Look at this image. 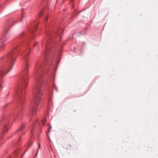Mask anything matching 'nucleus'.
I'll return each mask as SVG.
<instances>
[{"label":"nucleus","instance_id":"nucleus-1","mask_svg":"<svg viewBox=\"0 0 158 158\" xmlns=\"http://www.w3.org/2000/svg\"><path fill=\"white\" fill-rule=\"evenodd\" d=\"M29 50L28 49L27 52H26L24 50L23 52L20 53V54L22 56L24 61V66L23 70L20 76V82L21 84L17 86L15 90L14 97L19 102V110L14 114V118L16 117L20 118L22 115L21 112L24 107V91L28 82V74L29 64L27 60V56L29 54Z\"/></svg>","mask_w":158,"mask_h":158},{"label":"nucleus","instance_id":"nucleus-2","mask_svg":"<svg viewBox=\"0 0 158 158\" xmlns=\"http://www.w3.org/2000/svg\"><path fill=\"white\" fill-rule=\"evenodd\" d=\"M43 83V81L40 75L36 76L35 83L33 88L34 96L30 104L31 115H35L40 107L41 96L43 95V89L41 87Z\"/></svg>","mask_w":158,"mask_h":158},{"label":"nucleus","instance_id":"nucleus-3","mask_svg":"<svg viewBox=\"0 0 158 158\" xmlns=\"http://www.w3.org/2000/svg\"><path fill=\"white\" fill-rule=\"evenodd\" d=\"M53 43L51 40L46 39L44 42H42V45L43 46L44 45L45 48V53L46 55H48L49 52H52V51L50 50L51 48L53 46Z\"/></svg>","mask_w":158,"mask_h":158},{"label":"nucleus","instance_id":"nucleus-4","mask_svg":"<svg viewBox=\"0 0 158 158\" xmlns=\"http://www.w3.org/2000/svg\"><path fill=\"white\" fill-rule=\"evenodd\" d=\"M10 118L8 116H4L0 121L1 124L2 123L3 124V132H6L8 129V123L10 120Z\"/></svg>","mask_w":158,"mask_h":158},{"label":"nucleus","instance_id":"nucleus-5","mask_svg":"<svg viewBox=\"0 0 158 158\" xmlns=\"http://www.w3.org/2000/svg\"><path fill=\"white\" fill-rule=\"evenodd\" d=\"M46 34L47 35L51 36H53L54 37L55 36V35H60V33L59 32V31H58L57 29H56L53 31V32H47L46 33Z\"/></svg>","mask_w":158,"mask_h":158},{"label":"nucleus","instance_id":"nucleus-6","mask_svg":"<svg viewBox=\"0 0 158 158\" xmlns=\"http://www.w3.org/2000/svg\"><path fill=\"white\" fill-rule=\"evenodd\" d=\"M41 63H38L36 64L35 66V74H36L37 72L38 71L39 73L42 71V68H41Z\"/></svg>","mask_w":158,"mask_h":158},{"label":"nucleus","instance_id":"nucleus-7","mask_svg":"<svg viewBox=\"0 0 158 158\" xmlns=\"http://www.w3.org/2000/svg\"><path fill=\"white\" fill-rule=\"evenodd\" d=\"M11 24L12 22L10 21L8 22V23H7L4 29V32L5 33H6L7 32L10 26L11 25Z\"/></svg>","mask_w":158,"mask_h":158},{"label":"nucleus","instance_id":"nucleus-8","mask_svg":"<svg viewBox=\"0 0 158 158\" xmlns=\"http://www.w3.org/2000/svg\"><path fill=\"white\" fill-rule=\"evenodd\" d=\"M38 24V23L37 22H36V23H35V24L34 25L33 28L31 31V34L34 33L35 31V29L36 28Z\"/></svg>","mask_w":158,"mask_h":158},{"label":"nucleus","instance_id":"nucleus-9","mask_svg":"<svg viewBox=\"0 0 158 158\" xmlns=\"http://www.w3.org/2000/svg\"><path fill=\"white\" fill-rule=\"evenodd\" d=\"M52 103V98L51 97H49V98L48 100V106H50Z\"/></svg>","mask_w":158,"mask_h":158},{"label":"nucleus","instance_id":"nucleus-10","mask_svg":"<svg viewBox=\"0 0 158 158\" xmlns=\"http://www.w3.org/2000/svg\"><path fill=\"white\" fill-rule=\"evenodd\" d=\"M24 127V126L23 125L20 128L18 129L17 130L18 132H19L20 131H21L22 129H23Z\"/></svg>","mask_w":158,"mask_h":158},{"label":"nucleus","instance_id":"nucleus-11","mask_svg":"<svg viewBox=\"0 0 158 158\" xmlns=\"http://www.w3.org/2000/svg\"><path fill=\"white\" fill-rule=\"evenodd\" d=\"M4 48V45L2 44L1 46L0 47V52Z\"/></svg>","mask_w":158,"mask_h":158},{"label":"nucleus","instance_id":"nucleus-12","mask_svg":"<svg viewBox=\"0 0 158 158\" xmlns=\"http://www.w3.org/2000/svg\"><path fill=\"white\" fill-rule=\"evenodd\" d=\"M24 18V15L23 14H22V15H21V19H19V20L20 21H21Z\"/></svg>","mask_w":158,"mask_h":158},{"label":"nucleus","instance_id":"nucleus-13","mask_svg":"<svg viewBox=\"0 0 158 158\" xmlns=\"http://www.w3.org/2000/svg\"><path fill=\"white\" fill-rule=\"evenodd\" d=\"M53 89H55L56 91H57V88L55 86V85L54 84L53 86Z\"/></svg>","mask_w":158,"mask_h":158},{"label":"nucleus","instance_id":"nucleus-14","mask_svg":"<svg viewBox=\"0 0 158 158\" xmlns=\"http://www.w3.org/2000/svg\"><path fill=\"white\" fill-rule=\"evenodd\" d=\"M51 129V127H50V128H48V132L49 133L50 132V129Z\"/></svg>","mask_w":158,"mask_h":158},{"label":"nucleus","instance_id":"nucleus-15","mask_svg":"<svg viewBox=\"0 0 158 158\" xmlns=\"http://www.w3.org/2000/svg\"><path fill=\"white\" fill-rule=\"evenodd\" d=\"M38 151H39V149H38L37 150V153H36V155H35V157L34 158H35V157L37 156V153H38Z\"/></svg>","mask_w":158,"mask_h":158},{"label":"nucleus","instance_id":"nucleus-16","mask_svg":"<svg viewBox=\"0 0 158 158\" xmlns=\"http://www.w3.org/2000/svg\"><path fill=\"white\" fill-rule=\"evenodd\" d=\"M39 148H40V143L39 142Z\"/></svg>","mask_w":158,"mask_h":158},{"label":"nucleus","instance_id":"nucleus-17","mask_svg":"<svg viewBox=\"0 0 158 158\" xmlns=\"http://www.w3.org/2000/svg\"><path fill=\"white\" fill-rule=\"evenodd\" d=\"M37 44H38V42H36L35 43V44L34 45V46H35Z\"/></svg>","mask_w":158,"mask_h":158},{"label":"nucleus","instance_id":"nucleus-18","mask_svg":"<svg viewBox=\"0 0 158 158\" xmlns=\"http://www.w3.org/2000/svg\"><path fill=\"white\" fill-rule=\"evenodd\" d=\"M48 20V18L47 17H46L45 18V20L47 21Z\"/></svg>","mask_w":158,"mask_h":158},{"label":"nucleus","instance_id":"nucleus-19","mask_svg":"<svg viewBox=\"0 0 158 158\" xmlns=\"http://www.w3.org/2000/svg\"><path fill=\"white\" fill-rule=\"evenodd\" d=\"M42 14V12H40V14L39 15L41 16V15Z\"/></svg>","mask_w":158,"mask_h":158},{"label":"nucleus","instance_id":"nucleus-20","mask_svg":"<svg viewBox=\"0 0 158 158\" xmlns=\"http://www.w3.org/2000/svg\"><path fill=\"white\" fill-rule=\"evenodd\" d=\"M15 155H17V153H17V152H15Z\"/></svg>","mask_w":158,"mask_h":158},{"label":"nucleus","instance_id":"nucleus-21","mask_svg":"<svg viewBox=\"0 0 158 158\" xmlns=\"http://www.w3.org/2000/svg\"><path fill=\"white\" fill-rule=\"evenodd\" d=\"M42 122L43 123H44V121H42Z\"/></svg>","mask_w":158,"mask_h":158},{"label":"nucleus","instance_id":"nucleus-22","mask_svg":"<svg viewBox=\"0 0 158 158\" xmlns=\"http://www.w3.org/2000/svg\"><path fill=\"white\" fill-rule=\"evenodd\" d=\"M20 139H21L20 137H19V139L20 140Z\"/></svg>","mask_w":158,"mask_h":158},{"label":"nucleus","instance_id":"nucleus-23","mask_svg":"<svg viewBox=\"0 0 158 158\" xmlns=\"http://www.w3.org/2000/svg\"><path fill=\"white\" fill-rule=\"evenodd\" d=\"M6 105H5V106H4V107H5Z\"/></svg>","mask_w":158,"mask_h":158}]
</instances>
